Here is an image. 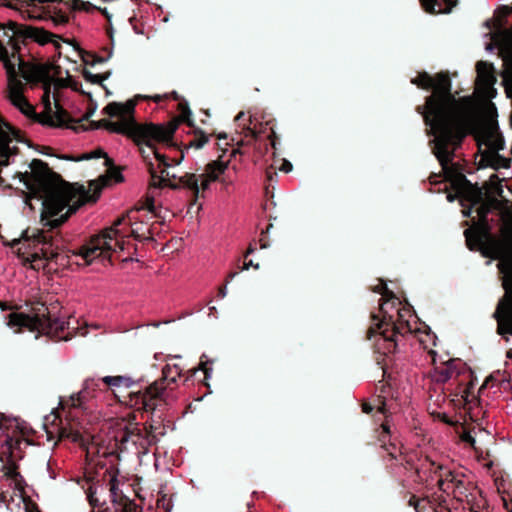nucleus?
I'll return each instance as SVG.
<instances>
[{
    "mask_svg": "<svg viewBox=\"0 0 512 512\" xmlns=\"http://www.w3.org/2000/svg\"><path fill=\"white\" fill-rule=\"evenodd\" d=\"M91 159H100L101 165L106 170L97 179L91 180L88 188L79 183L63 182L59 175L38 159L30 163L29 171L19 174V181L24 184L29 193L41 200L42 215L58 217L48 224L64 221L81 206L94 204L100 198L103 188L124 180L118 169L110 167L111 160L100 149L85 153L77 160Z\"/></svg>",
    "mask_w": 512,
    "mask_h": 512,
    "instance_id": "nucleus-1",
    "label": "nucleus"
},
{
    "mask_svg": "<svg viewBox=\"0 0 512 512\" xmlns=\"http://www.w3.org/2000/svg\"><path fill=\"white\" fill-rule=\"evenodd\" d=\"M413 83L422 88L432 87L433 94L426 104L425 119L434 136V153L439 160L446 178L453 150L465 136L477 114L478 106L471 98L456 101L450 94V81L446 75L431 78L419 75Z\"/></svg>",
    "mask_w": 512,
    "mask_h": 512,
    "instance_id": "nucleus-2",
    "label": "nucleus"
},
{
    "mask_svg": "<svg viewBox=\"0 0 512 512\" xmlns=\"http://www.w3.org/2000/svg\"><path fill=\"white\" fill-rule=\"evenodd\" d=\"M374 291L380 293L385 300L380 304V316L372 314V325L367 334L369 339L376 338L374 342V350L378 355L376 361L385 371L387 360L406 354L408 346L415 340V329L411 324L414 315L410 307H401V301L384 282L381 281Z\"/></svg>",
    "mask_w": 512,
    "mask_h": 512,
    "instance_id": "nucleus-3",
    "label": "nucleus"
},
{
    "mask_svg": "<svg viewBox=\"0 0 512 512\" xmlns=\"http://www.w3.org/2000/svg\"><path fill=\"white\" fill-rule=\"evenodd\" d=\"M468 226L464 231L467 247L480 251L484 257L499 260L498 268L504 274L505 298L501 300L493 314L497 320L500 335H512V226Z\"/></svg>",
    "mask_w": 512,
    "mask_h": 512,
    "instance_id": "nucleus-4",
    "label": "nucleus"
},
{
    "mask_svg": "<svg viewBox=\"0 0 512 512\" xmlns=\"http://www.w3.org/2000/svg\"><path fill=\"white\" fill-rule=\"evenodd\" d=\"M135 106V100H128L124 103H109L103 111L110 117L117 118V120L103 119L100 121L99 127L132 138L146 158L153 155L158 160L163 161V156L158 153L155 144L169 142L176 130V125L172 122L166 124H138L133 116Z\"/></svg>",
    "mask_w": 512,
    "mask_h": 512,
    "instance_id": "nucleus-5",
    "label": "nucleus"
},
{
    "mask_svg": "<svg viewBox=\"0 0 512 512\" xmlns=\"http://www.w3.org/2000/svg\"><path fill=\"white\" fill-rule=\"evenodd\" d=\"M381 428L379 442L381 447L387 452L389 459L395 462L391 465L403 466L407 470H414L420 480L427 483L435 481L439 486V478H442L444 471H449L450 468L436 463L427 456L419 455L417 451H403V446L393 437L387 422L382 424Z\"/></svg>",
    "mask_w": 512,
    "mask_h": 512,
    "instance_id": "nucleus-6",
    "label": "nucleus"
},
{
    "mask_svg": "<svg viewBox=\"0 0 512 512\" xmlns=\"http://www.w3.org/2000/svg\"><path fill=\"white\" fill-rule=\"evenodd\" d=\"M381 428L379 442L381 447L387 452L389 459L395 462L391 465L403 466L407 470H414L420 480L427 483L435 481L439 486V478H442L444 471H449L450 468L436 463L427 456L419 455L417 451H403V446L393 437L387 422L382 424Z\"/></svg>",
    "mask_w": 512,
    "mask_h": 512,
    "instance_id": "nucleus-7",
    "label": "nucleus"
},
{
    "mask_svg": "<svg viewBox=\"0 0 512 512\" xmlns=\"http://www.w3.org/2000/svg\"><path fill=\"white\" fill-rule=\"evenodd\" d=\"M48 308L45 303L37 302L33 307L31 314L10 313L7 316V326L19 332L26 328L32 332L38 331L53 339L69 340L73 333L70 331V322L61 317H54L53 310Z\"/></svg>",
    "mask_w": 512,
    "mask_h": 512,
    "instance_id": "nucleus-8",
    "label": "nucleus"
},
{
    "mask_svg": "<svg viewBox=\"0 0 512 512\" xmlns=\"http://www.w3.org/2000/svg\"><path fill=\"white\" fill-rule=\"evenodd\" d=\"M60 226H47L46 229L28 226L22 231L19 238H13L10 242L3 239L5 245L15 247L22 244L27 250L29 261L33 268L37 261H48L57 259L61 249L64 247V240L59 230Z\"/></svg>",
    "mask_w": 512,
    "mask_h": 512,
    "instance_id": "nucleus-9",
    "label": "nucleus"
},
{
    "mask_svg": "<svg viewBox=\"0 0 512 512\" xmlns=\"http://www.w3.org/2000/svg\"><path fill=\"white\" fill-rule=\"evenodd\" d=\"M133 384L134 381L129 376L88 377L84 380L82 389L71 395L67 402L61 400L60 406L62 409L70 406L72 410H81L85 414L93 413L106 399L111 388H129Z\"/></svg>",
    "mask_w": 512,
    "mask_h": 512,
    "instance_id": "nucleus-10",
    "label": "nucleus"
},
{
    "mask_svg": "<svg viewBox=\"0 0 512 512\" xmlns=\"http://www.w3.org/2000/svg\"><path fill=\"white\" fill-rule=\"evenodd\" d=\"M91 512H137V505L119 489L116 477L106 483H92L85 491Z\"/></svg>",
    "mask_w": 512,
    "mask_h": 512,
    "instance_id": "nucleus-11",
    "label": "nucleus"
},
{
    "mask_svg": "<svg viewBox=\"0 0 512 512\" xmlns=\"http://www.w3.org/2000/svg\"><path fill=\"white\" fill-rule=\"evenodd\" d=\"M451 184L456 190V195L448 193L446 198L449 202L454 201L458 198L461 205L463 216L472 217V224H485L489 220L486 219V215L495 209L494 201H481L480 190L466 181L462 175H457L451 179Z\"/></svg>",
    "mask_w": 512,
    "mask_h": 512,
    "instance_id": "nucleus-12",
    "label": "nucleus"
},
{
    "mask_svg": "<svg viewBox=\"0 0 512 512\" xmlns=\"http://www.w3.org/2000/svg\"><path fill=\"white\" fill-rule=\"evenodd\" d=\"M116 226H107L102 234L92 237L81 247L73 250L72 256L77 265H90L96 259L110 258L111 253L124 250V241L119 237Z\"/></svg>",
    "mask_w": 512,
    "mask_h": 512,
    "instance_id": "nucleus-13",
    "label": "nucleus"
},
{
    "mask_svg": "<svg viewBox=\"0 0 512 512\" xmlns=\"http://www.w3.org/2000/svg\"><path fill=\"white\" fill-rule=\"evenodd\" d=\"M476 140L482 153L480 165L491 166L495 170L509 167V162L498 155L504 141L494 120L489 119L477 128Z\"/></svg>",
    "mask_w": 512,
    "mask_h": 512,
    "instance_id": "nucleus-14",
    "label": "nucleus"
},
{
    "mask_svg": "<svg viewBox=\"0 0 512 512\" xmlns=\"http://www.w3.org/2000/svg\"><path fill=\"white\" fill-rule=\"evenodd\" d=\"M473 389V384L469 383L461 390V396L459 399H450L447 401L446 395L443 393V389L441 388L440 392L437 393L435 391V395L430 396L428 409L434 417L447 424H452V421L444 408L445 405L463 406L469 411L471 418L473 416H478V413H476L475 410L481 405V399L474 395Z\"/></svg>",
    "mask_w": 512,
    "mask_h": 512,
    "instance_id": "nucleus-15",
    "label": "nucleus"
},
{
    "mask_svg": "<svg viewBox=\"0 0 512 512\" xmlns=\"http://www.w3.org/2000/svg\"><path fill=\"white\" fill-rule=\"evenodd\" d=\"M229 167V162L224 161L222 159H218L209 163L206 167V170L203 174L197 177L195 174H185L179 178V183L174 184L169 182L170 177L175 178V175H170L167 172L166 175H162L163 182L165 185L170 186L172 188H177L180 186L187 187L195 194H198L200 189H207L210 182L220 180V176L225 173V171Z\"/></svg>",
    "mask_w": 512,
    "mask_h": 512,
    "instance_id": "nucleus-16",
    "label": "nucleus"
},
{
    "mask_svg": "<svg viewBox=\"0 0 512 512\" xmlns=\"http://www.w3.org/2000/svg\"><path fill=\"white\" fill-rule=\"evenodd\" d=\"M439 489L453 497L459 502H470L475 499V485L469 475L463 469H451L444 471L442 478H439Z\"/></svg>",
    "mask_w": 512,
    "mask_h": 512,
    "instance_id": "nucleus-17",
    "label": "nucleus"
},
{
    "mask_svg": "<svg viewBox=\"0 0 512 512\" xmlns=\"http://www.w3.org/2000/svg\"><path fill=\"white\" fill-rule=\"evenodd\" d=\"M117 440L122 450L132 452L138 456L149 452L150 446L157 442L156 436L147 433V427L130 425L118 433Z\"/></svg>",
    "mask_w": 512,
    "mask_h": 512,
    "instance_id": "nucleus-18",
    "label": "nucleus"
},
{
    "mask_svg": "<svg viewBox=\"0 0 512 512\" xmlns=\"http://www.w3.org/2000/svg\"><path fill=\"white\" fill-rule=\"evenodd\" d=\"M183 375V369L178 364H166L162 368V378L152 383L143 392L141 396V402L145 410H154L157 405V400L163 398L165 394V388L163 382L166 381L168 384L176 383L177 379Z\"/></svg>",
    "mask_w": 512,
    "mask_h": 512,
    "instance_id": "nucleus-19",
    "label": "nucleus"
},
{
    "mask_svg": "<svg viewBox=\"0 0 512 512\" xmlns=\"http://www.w3.org/2000/svg\"><path fill=\"white\" fill-rule=\"evenodd\" d=\"M43 426L50 435L57 434L60 439H68L80 446L88 443L87 438L76 424L63 420L57 412L44 417Z\"/></svg>",
    "mask_w": 512,
    "mask_h": 512,
    "instance_id": "nucleus-20",
    "label": "nucleus"
},
{
    "mask_svg": "<svg viewBox=\"0 0 512 512\" xmlns=\"http://www.w3.org/2000/svg\"><path fill=\"white\" fill-rule=\"evenodd\" d=\"M495 77L493 68L490 64L479 62L477 64V83L476 92L481 99L482 106L489 116L492 115L494 106L488 100L494 97L495 89L493 88Z\"/></svg>",
    "mask_w": 512,
    "mask_h": 512,
    "instance_id": "nucleus-21",
    "label": "nucleus"
},
{
    "mask_svg": "<svg viewBox=\"0 0 512 512\" xmlns=\"http://www.w3.org/2000/svg\"><path fill=\"white\" fill-rule=\"evenodd\" d=\"M18 141L16 131L0 118V167L10 164Z\"/></svg>",
    "mask_w": 512,
    "mask_h": 512,
    "instance_id": "nucleus-22",
    "label": "nucleus"
},
{
    "mask_svg": "<svg viewBox=\"0 0 512 512\" xmlns=\"http://www.w3.org/2000/svg\"><path fill=\"white\" fill-rule=\"evenodd\" d=\"M29 38L34 40L40 45L52 43L55 47L60 45V38L42 28L29 27L26 30Z\"/></svg>",
    "mask_w": 512,
    "mask_h": 512,
    "instance_id": "nucleus-23",
    "label": "nucleus"
},
{
    "mask_svg": "<svg viewBox=\"0 0 512 512\" xmlns=\"http://www.w3.org/2000/svg\"><path fill=\"white\" fill-rule=\"evenodd\" d=\"M457 375L455 360L450 359L443 366L434 368L432 379L436 384H444Z\"/></svg>",
    "mask_w": 512,
    "mask_h": 512,
    "instance_id": "nucleus-24",
    "label": "nucleus"
},
{
    "mask_svg": "<svg viewBox=\"0 0 512 512\" xmlns=\"http://www.w3.org/2000/svg\"><path fill=\"white\" fill-rule=\"evenodd\" d=\"M143 395V393H139V395L136 397V402H135V405H138V409H142L144 410L145 412H151L152 413V416H154L155 414V411L157 408H155L154 410L150 409V410H145L143 408V405H142V402H141V396ZM163 398H159L157 400V405L156 407H158L159 405V402L162 400ZM147 433L148 434H153L156 436V439L158 440V436H162L165 434V428L164 426H162L161 424V421L160 420H155L153 417H151V420L149 421V424H148V428H147Z\"/></svg>",
    "mask_w": 512,
    "mask_h": 512,
    "instance_id": "nucleus-25",
    "label": "nucleus"
},
{
    "mask_svg": "<svg viewBox=\"0 0 512 512\" xmlns=\"http://www.w3.org/2000/svg\"><path fill=\"white\" fill-rule=\"evenodd\" d=\"M374 409H377V411L385 417H387V412H390L392 409V402L386 399V397L383 394H379L374 400L373 404L371 403H363L362 404V410L364 413H370Z\"/></svg>",
    "mask_w": 512,
    "mask_h": 512,
    "instance_id": "nucleus-26",
    "label": "nucleus"
},
{
    "mask_svg": "<svg viewBox=\"0 0 512 512\" xmlns=\"http://www.w3.org/2000/svg\"><path fill=\"white\" fill-rule=\"evenodd\" d=\"M425 10L430 13H442L444 10L439 4V0H421Z\"/></svg>",
    "mask_w": 512,
    "mask_h": 512,
    "instance_id": "nucleus-27",
    "label": "nucleus"
},
{
    "mask_svg": "<svg viewBox=\"0 0 512 512\" xmlns=\"http://www.w3.org/2000/svg\"><path fill=\"white\" fill-rule=\"evenodd\" d=\"M209 141L208 136L203 133L198 134L194 140H192L188 148L201 149Z\"/></svg>",
    "mask_w": 512,
    "mask_h": 512,
    "instance_id": "nucleus-28",
    "label": "nucleus"
},
{
    "mask_svg": "<svg viewBox=\"0 0 512 512\" xmlns=\"http://www.w3.org/2000/svg\"><path fill=\"white\" fill-rule=\"evenodd\" d=\"M427 504L426 499H418L415 496H411L409 499V505L413 506L416 512H424L423 509Z\"/></svg>",
    "mask_w": 512,
    "mask_h": 512,
    "instance_id": "nucleus-29",
    "label": "nucleus"
},
{
    "mask_svg": "<svg viewBox=\"0 0 512 512\" xmlns=\"http://www.w3.org/2000/svg\"><path fill=\"white\" fill-rule=\"evenodd\" d=\"M84 78L86 81L92 83V84H100L103 80L106 79L105 76L100 74H93L90 71H84Z\"/></svg>",
    "mask_w": 512,
    "mask_h": 512,
    "instance_id": "nucleus-30",
    "label": "nucleus"
},
{
    "mask_svg": "<svg viewBox=\"0 0 512 512\" xmlns=\"http://www.w3.org/2000/svg\"><path fill=\"white\" fill-rule=\"evenodd\" d=\"M212 362L207 360L206 362L201 361L200 369L204 371L205 378H210L212 373Z\"/></svg>",
    "mask_w": 512,
    "mask_h": 512,
    "instance_id": "nucleus-31",
    "label": "nucleus"
},
{
    "mask_svg": "<svg viewBox=\"0 0 512 512\" xmlns=\"http://www.w3.org/2000/svg\"><path fill=\"white\" fill-rule=\"evenodd\" d=\"M226 295H227V285L224 284V286H222L218 289L217 296H218V298L223 299Z\"/></svg>",
    "mask_w": 512,
    "mask_h": 512,
    "instance_id": "nucleus-32",
    "label": "nucleus"
},
{
    "mask_svg": "<svg viewBox=\"0 0 512 512\" xmlns=\"http://www.w3.org/2000/svg\"><path fill=\"white\" fill-rule=\"evenodd\" d=\"M493 381V378L492 377H489L487 378L484 383L481 385V387L479 388V391L478 393L481 394L483 393V391L489 386L490 382Z\"/></svg>",
    "mask_w": 512,
    "mask_h": 512,
    "instance_id": "nucleus-33",
    "label": "nucleus"
},
{
    "mask_svg": "<svg viewBox=\"0 0 512 512\" xmlns=\"http://www.w3.org/2000/svg\"><path fill=\"white\" fill-rule=\"evenodd\" d=\"M249 267H254L255 269H258L259 268V264H254L252 260L248 261V262H244V265L243 267L241 268L242 270H248Z\"/></svg>",
    "mask_w": 512,
    "mask_h": 512,
    "instance_id": "nucleus-34",
    "label": "nucleus"
},
{
    "mask_svg": "<svg viewBox=\"0 0 512 512\" xmlns=\"http://www.w3.org/2000/svg\"><path fill=\"white\" fill-rule=\"evenodd\" d=\"M237 274H238V272H237V271H232V272H230V273L227 275V277H226L225 284L227 285L229 282H231V281L235 278V276H236Z\"/></svg>",
    "mask_w": 512,
    "mask_h": 512,
    "instance_id": "nucleus-35",
    "label": "nucleus"
},
{
    "mask_svg": "<svg viewBox=\"0 0 512 512\" xmlns=\"http://www.w3.org/2000/svg\"><path fill=\"white\" fill-rule=\"evenodd\" d=\"M255 249H256V248H255V246L251 243V244L249 245L248 249H247V252H246V254H245V257H247L248 255H250V254L254 253Z\"/></svg>",
    "mask_w": 512,
    "mask_h": 512,
    "instance_id": "nucleus-36",
    "label": "nucleus"
},
{
    "mask_svg": "<svg viewBox=\"0 0 512 512\" xmlns=\"http://www.w3.org/2000/svg\"><path fill=\"white\" fill-rule=\"evenodd\" d=\"M180 357H181L180 355H167V356H165V360L169 361L171 359L180 358Z\"/></svg>",
    "mask_w": 512,
    "mask_h": 512,
    "instance_id": "nucleus-37",
    "label": "nucleus"
},
{
    "mask_svg": "<svg viewBox=\"0 0 512 512\" xmlns=\"http://www.w3.org/2000/svg\"><path fill=\"white\" fill-rule=\"evenodd\" d=\"M260 242V248H266L268 246V244L265 242V240L263 238H261L259 240Z\"/></svg>",
    "mask_w": 512,
    "mask_h": 512,
    "instance_id": "nucleus-38",
    "label": "nucleus"
},
{
    "mask_svg": "<svg viewBox=\"0 0 512 512\" xmlns=\"http://www.w3.org/2000/svg\"><path fill=\"white\" fill-rule=\"evenodd\" d=\"M466 441H467L469 444H471V445H473V444L475 443V439H474L472 436H468V437L466 438Z\"/></svg>",
    "mask_w": 512,
    "mask_h": 512,
    "instance_id": "nucleus-39",
    "label": "nucleus"
},
{
    "mask_svg": "<svg viewBox=\"0 0 512 512\" xmlns=\"http://www.w3.org/2000/svg\"><path fill=\"white\" fill-rule=\"evenodd\" d=\"M151 99H153L154 101L158 102L162 99V96L161 95H155V96H152L150 97Z\"/></svg>",
    "mask_w": 512,
    "mask_h": 512,
    "instance_id": "nucleus-40",
    "label": "nucleus"
},
{
    "mask_svg": "<svg viewBox=\"0 0 512 512\" xmlns=\"http://www.w3.org/2000/svg\"><path fill=\"white\" fill-rule=\"evenodd\" d=\"M244 116V113L243 112H240L237 116H236V121H239L240 119H242V117Z\"/></svg>",
    "mask_w": 512,
    "mask_h": 512,
    "instance_id": "nucleus-41",
    "label": "nucleus"
},
{
    "mask_svg": "<svg viewBox=\"0 0 512 512\" xmlns=\"http://www.w3.org/2000/svg\"><path fill=\"white\" fill-rule=\"evenodd\" d=\"M209 311H210V314L217 312V310H216V308L214 306L209 307Z\"/></svg>",
    "mask_w": 512,
    "mask_h": 512,
    "instance_id": "nucleus-42",
    "label": "nucleus"
},
{
    "mask_svg": "<svg viewBox=\"0 0 512 512\" xmlns=\"http://www.w3.org/2000/svg\"><path fill=\"white\" fill-rule=\"evenodd\" d=\"M0 308H1L2 310H6V309H8V307H7L4 303H2V302H0Z\"/></svg>",
    "mask_w": 512,
    "mask_h": 512,
    "instance_id": "nucleus-43",
    "label": "nucleus"
},
{
    "mask_svg": "<svg viewBox=\"0 0 512 512\" xmlns=\"http://www.w3.org/2000/svg\"><path fill=\"white\" fill-rule=\"evenodd\" d=\"M162 357H163V355H162V354H157V353H156V354L154 355V358H155L156 360H159V359H161Z\"/></svg>",
    "mask_w": 512,
    "mask_h": 512,
    "instance_id": "nucleus-44",
    "label": "nucleus"
},
{
    "mask_svg": "<svg viewBox=\"0 0 512 512\" xmlns=\"http://www.w3.org/2000/svg\"><path fill=\"white\" fill-rule=\"evenodd\" d=\"M122 221H125V218L117 219L114 224H121Z\"/></svg>",
    "mask_w": 512,
    "mask_h": 512,
    "instance_id": "nucleus-45",
    "label": "nucleus"
},
{
    "mask_svg": "<svg viewBox=\"0 0 512 512\" xmlns=\"http://www.w3.org/2000/svg\"><path fill=\"white\" fill-rule=\"evenodd\" d=\"M9 25H10L11 30L14 31L15 30V23L10 22Z\"/></svg>",
    "mask_w": 512,
    "mask_h": 512,
    "instance_id": "nucleus-46",
    "label": "nucleus"
},
{
    "mask_svg": "<svg viewBox=\"0 0 512 512\" xmlns=\"http://www.w3.org/2000/svg\"><path fill=\"white\" fill-rule=\"evenodd\" d=\"M131 216V211L127 212V219L130 221L132 220V218L130 217Z\"/></svg>",
    "mask_w": 512,
    "mask_h": 512,
    "instance_id": "nucleus-47",
    "label": "nucleus"
},
{
    "mask_svg": "<svg viewBox=\"0 0 512 512\" xmlns=\"http://www.w3.org/2000/svg\"><path fill=\"white\" fill-rule=\"evenodd\" d=\"M503 224H505V225L512 224V219L506 220Z\"/></svg>",
    "mask_w": 512,
    "mask_h": 512,
    "instance_id": "nucleus-48",
    "label": "nucleus"
},
{
    "mask_svg": "<svg viewBox=\"0 0 512 512\" xmlns=\"http://www.w3.org/2000/svg\"><path fill=\"white\" fill-rule=\"evenodd\" d=\"M285 169H286V172H289L291 170V165L288 166H285Z\"/></svg>",
    "mask_w": 512,
    "mask_h": 512,
    "instance_id": "nucleus-49",
    "label": "nucleus"
},
{
    "mask_svg": "<svg viewBox=\"0 0 512 512\" xmlns=\"http://www.w3.org/2000/svg\"><path fill=\"white\" fill-rule=\"evenodd\" d=\"M285 169H286V172H289L291 170V165L288 166H285Z\"/></svg>",
    "mask_w": 512,
    "mask_h": 512,
    "instance_id": "nucleus-50",
    "label": "nucleus"
},
{
    "mask_svg": "<svg viewBox=\"0 0 512 512\" xmlns=\"http://www.w3.org/2000/svg\"><path fill=\"white\" fill-rule=\"evenodd\" d=\"M494 177H495V175H494V174H493V175H491V176H490V180L492 181V180L494 179Z\"/></svg>",
    "mask_w": 512,
    "mask_h": 512,
    "instance_id": "nucleus-51",
    "label": "nucleus"
},
{
    "mask_svg": "<svg viewBox=\"0 0 512 512\" xmlns=\"http://www.w3.org/2000/svg\"><path fill=\"white\" fill-rule=\"evenodd\" d=\"M30 512H40L38 509L32 510Z\"/></svg>",
    "mask_w": 512,
    "mask_h": 512,
    "instance_id": "nucleus-52",
    "label": "nucleus"
},
{
    "mask_svg": "<svg viewBox=\"0 0 512 512\" xmlns=\"http://www.w3.org/2000/svg\"><path fill=\"white\" fill-rule=\"evenodd\" d=\"M508 512H512V511H508Z\"/></svg>",
    "mask_w": 512,
    "mask_h": 512,
    "instance_id": "nucleus-53",
    "label": "nucleus"
}]
</instances>
